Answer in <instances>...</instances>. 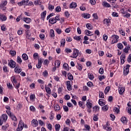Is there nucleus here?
<instances>
[{
	"mask_svg": "<svg viewBox=\"0 0 131 131\" xmlns=\"http://www.w3.org/2000/svg\"><path fill=\"white\" fill-rule=\"evenodd\" d=\"M112 38L113 40L112 41V45H113V43H116L118 41V39L119 38V36L116 35H113L112 36Z\"/></svg>",
	"mask_w": 131,
	"mask_h": 131,
	"instance_id": "1",
	"label": "nucleus"
},
{
	"mask_svg": "<svg viewBox=\"0 0 131 131\" xmlns=\"http://www.w3.org/2000/svg\"><path fill=\"white\" fill-rule=\"evenodd\" d=\"M130 66L129 64H127L125 67L124 68V75H127L129 72V67Z\"/></svg>",
	"mask_w": 131,
	"mask_h": 131,
	"instance_id": "2",
	"label": "nucleus"
},
{
	"mask_svg": "<svg viewBox=\"0 0 131 131\" xmlns=\"http://www.w3.org/2000/svg\"><path fill=\"white\" fill-rule=\"evenodd\" d=\"M8 65H9L11 68H15V67H16V62L13 60H11L9 62Z\"/></svg>",
	"mask_w": 131,
	"mask_h": 131,
	"instance_id": "3",
	"label": "nucleus"
},
{
	"mask_svg": "<svg viewBox=\"0 0 131 131\" xmlns=\"http://www.w3.org/2000/svg\"><path fill=\"white\" fill-rule=\"evenodd\" d=\"M78 54H79V51L76 49L74 50L73 53V57L72 58H76L78 56Z\"/></svg>",
	"mask_w": 131,
	"mask_h": 131,
	"instance_id": "4",
	"label": "nucleus"
},
{
	"mask_svg": "<svg viewBox=\"0 0 131 131\" xmlns=\"http://www.w3.org/2000/svg\"><path fill=\"white\" fill-rule=\"evenodd\" d=\"M32 124L34 127H36L38 125V121L37 120L33 119L32 121Z\"/></svg>",
	"mask_w": 131,
	"mask_h": 131,
	"instance_id": "5",
	"label": "nucleus"
},
{
	"mask_svg": "<svg viewBox=\"0 0 131 131\" xmlns=\"http://www.w3.org/2000/svg\"><path fill=\"white\" fill-rule=\"evenodd\" d=\"M67 86L68 91H72V86H71V84H70V81L67 82Z\"/></svg>",
	"mask_w": 131,
	"mask_h": 131,
	"instance_id": "6",
	"label": "nucleus"
},
{
	"mask_svg": "<svg viewBox=\"0 0 131 131\" xmlns=\"http://www.w3.org/2000/svg\"><path fill=\"white\" fill-rule=\"evenodd\" d=\"M105 104H106V102H105V100L103 99H100L99 100V104L100 106H104L105 105Z\"/></svg>",
	"mask_w": 131,
	"mask_h": 131,
	"instance_id": "7",
	"label": "nucleus"
},
{
	"mask_svg": "<svg viewBox=\"0 0 131 131\" xmlns=\"http://www.w3.org/2000/svg\"><path fill=\"white\" fill-rule=\"evenodd\" d=\"M118 90H119V93L120 95H122V94L124 93V91L125 90L124 87H120V86H119Z\"/></svg>",
	"mask_w": 131,
	"mask_h": 131,
	"instance_id": "8",
	"label": "nucleus"
},
{
	"mask_svg": "<svg viewBox=\"0 0 131 131\" xmlns=\"http://www.w3.org/2000/svg\"><path fill=\"white\" fill-rule=\"evenodd\" d=\"M77 7V4L75 2H72L70 5V9H75Z\"/></svg>",
	"mask_w": 131,
	"mask_h": 131,
	"instance_id": "9",
	"label": "nucleus"
},
{
	"mask_svg": "<svg viewBox=\"0 0 131 131\" xmlns=\"http://www.w3.org/2000/svg\"><path fill=\"white\" fill-rule=\"evenodd\" d=\"M21 71H22V69H20L18 67H15V68L14 69V72H15V73H17L18 74H19V73L21 72Z\"/></svg>",
	"mask_w": 131,
	"mask_h": 131,
	"instance_id": "10",
	"label": "nucleus"
},
{
	"mask_svg": "<svg viewBox=\"0 0 131 131\" xmlns=\"http://www.w3.org/2000/svg\"><path fill=\"white\" fill-rule=\"evenodd\" d=\"M82 16L85 19H89V18H91V14L88 13H83L82 14Z\"/></svg>",
	"mask_w": 131,
	"mask_h": 131,
	"instance_id": "11",
	"label": "nucleus"
},
{
	"mask_svg": "<svg viewBox=\"0 0 131 131\" xmlns=\"http://www.w3.org/2000/svg\"><path fill=\"white\" fill-rule=\"evenodd\" d=\"M125 59V55L122 54L121 56V64H124V60Z\"/></svg>",
	"mask_w": 131,
	"mask_h": 131,
	"instance_id": "12",
	"label": "nucleus"
},
{
	"mask_svg": "<svg viewBox=\"0 0 131 131\" xmlns=\"http://www.w3.org/2000/svg\"><path fill=\"white\" fill-rule=\"evenodd\" d=\"M7 4L8 2L7 1L2 2V3L0 5V9H3Z\"/></svg>",
	"mask_w": 131,
	"mask_h": 131,
	"instance_id": "13",
	"label": "nucleus"
},
{
	"mask_svg": "<svg viewBox=\"0 0 131 131\" xmlns=\"http://www.w3.org/2000/svg\"><path fill=\"white\" fill-rule=\"evenodd\" d=\"M0 19L2 20V21H6V20H7V16L0 13Z\"/></svg>",
	"mask_w": 131,
	"mask_h": 131,
	"instance_id": "14",
	"label": "nucleus"
},
{
	"mask_svg": "<svg viewBox=\"0 0 131 131\" xmlns=\"http://www.w3.org/2000/svg\"><path fill=\"white\" fill-rule=\"evenodd\" d=\"M24 126V124H18V127L16 129L17 131H20L23 129V127Z\"/></svg>",
	"mask_w": 131,
	"mask_h": 131,
	"instance_id": "15",
	"label": "nucleus"
},
{
	"mask_svg": "<svg viewBox=\"0 0 131 131\" xmlns=\"http://www.w3.org/2000/svg\"><path fill=\"white\" fill-rule=\"evenodd\" d=\"M63 67L64 70H67V71H69V66L67 63H64L63 65Z\"/></svg>",
	"mask_w": 131,
	"mask_h": 131,
	"instance_id": "16",
	"label": "nucleus"
},
{
	"mask_svg": "<svg viewBox=\"0 0 131 131\" xmlns=\"http://www.w3.org/2000/svg\"><path fill=\"white\" fill-rule=\"evenodd\" d=\"M46 15H47L46 11H45L44 12H42V13H41V19H42V20H43V21L45 20V18H46Z\"/></svg>",
	"mask_w": 131,
	"mask_h": 131,
	"instance_id": "17",
	"label": "nucleus"
},
{
	"mask_svg": "<svg viewBox=\"0 0 131 131\" xmlns=\"http://www.w3.org/2000/svg\"><path fill=\"white\" fill-rule=\"evenodd\" d=\"M49 22L51 24H56V23H57V21H56L54 18H50L49 19Z\"/></svg>",
	"mask_w": 131,
	"mask_h": 131,
	"instance_id": "18",
	"label": "nucleus"
},
{
	"mask_svg": "<svg viewBox=\"0 0 131 131\" xmlns=\"http://www.w3.org/2000/svg\"><path fill=\"white\" fill-rule=\"evenodd\" d=\"M85 33L86 35H89V36H92L94 35V34H91V33H92V32H91L90 31H89L88 30H85Z\"/></svg>",
	"mask_w": 131,
	"mask_h": 131,
	"instance_id": "19",
	"label": "nucleus"
},
{
	"mask_svg": "<svg viewBox=\"0 0 131 131\" xmlns=\"http://www.w3.org/2000/svg\"><path fill=\"white\" fill-rule=\"evenodd\" d=\"M24 21L26 22V23L29 24L31 22L32 20L30 18L26 17L24 18Z\"/></svg>",
	"mask_w": 131,
	"mask_h": 131,
	"instance_id": "20",
	"label": "nucleus"
},
{
	"mask_svg": "<svg viewBox=\"0 0 131 131\" xmlns=\"http://www.w3.org/2000/svg\"><path fill=\"white\" fill-rule=\"evenodd\" d=\"M99 110H100V107H99V106H95L93 107V112H95V113L98 112Z\"/></svg>",
	"mask_w": 131,
	"mask_h": 131,
	"instance_id": "21",
	"label": "nucleus"
},
{
	"mask_svg": "<svg viewBox=\"0 0 131 131\" xmlns=\"http://www.w3.org/2000/svg\"><path fill=\"white\" fill-rule=\"evenodd\" d=\"M102 6L105 7V8H111V6L110 5V4L106 2H103L102 3Z\"/></svg>",
	"mask_w": 131,
	"mask_h": 131,
	"instance_id": "22",
	"label": "nucleus"
},
{
	"mask_svg": "<svg viewBox=\"0 0 131 131\" xmlns=\"http://www.w3.org/2000/svg\"><path fill=\"white\" fill-rule=\"evenodd\" d=\"M121 121L123 123H127V120L126 119V118L125 117H122L121 118Z\"/></svg>",
	"mask_w": 131,
	"mask_h": 131,
	"instance_id": "23",
	"label": "nucleus"
},
{
	"mask_svg": "<svg viewBox=\"0 0 131 131\" xmlns=\"http://www.w3.org/2000/svg\"><path fill=\"white\" fill-rule=\"evenodd\" d=\"M22 58L25 61L28 60V56H27V54L25 53H24L22 55Z\"/></svg>",
	"mask_w": 131,
	"mask_h": 131,
	"instance_id": "24",
	"label": "nucleus"
},
{
	"mask_svg": "<svg viewBox=\"0 0 131 131\" xmlns=\"http://www.w3.org/2000/svg\"><path fill=\"white\" fill-rule=\"evenodd\" d=\"M50 35L51 37H55V32L54 31V30L53 29L50 30Z\"/></svg>",
	"mask_w": 131,
	"mask_h": 131,
	"instance_id": "25",
	"label": "nucleus"
},
{
	"mask_svg": "<svg viewBox=\"0 0 131 131\" xmlns=\"http://www.w3.org/2000/svg\"><path fill=\"white\" fill-rule=\"evenodd\" d=\"M11 81L13 83H17V80H16V77L15 76L11 77Z\"/></svg>",
	"mask_w": 131,
	"mask_h": 131,
	"instance_id": "26",
	"label": "nucleus"
},
{
	"mask_svg": "<svg viewBox=\"0 0 131 131\" xmlns=\"http://www.w3.org/2000/svg\"><path fill=\"white\" fill-rule=\"evenodd\" d=\"M130 49V47L127 46V47H126V48L123 50L124 53H126V54H127V53H128V51H129V49Z\"/></svg>",
	"mask_w": 131,
	"mask_h": 131,
	"instance_id": "27",
	"label": "nucleus"
},
{
	"mask_svg": "<svg viewBox=\"0 0 131 131\" xmlns=\"http://www.w3.org/2000/svg\"><path fill=\"white\" fill-rule=\"evenodd\" d=\"M45 89L47 93H48L49 95H51V89L49 87L45 86Z\"/></svg>",
	"mask_w": 131,
	"mask_h": 131,
	"instance_id": "28",
	"label": "nucleus"
},
{
	"mask_svg": "<svg viewBox=\"0 0 131 131\" xmlns=\"http://www.w3.org/2000/svg\"><path fill=\"white\" fill-rule=\"evenodd\" d=\"M114 112H116L117 114L120 112V111L119 110V108L117 107H114Z\"/></svg>",
	"mask_w": 131,
	"mask_h": 131,
	"instance_id": "29",
	"label": "nucleus"
},
{
	"mask_svg": "<svg viewBox=\"0 0 131 131\" xmlns=\"http://www.w3.org/2000/svg\"><path fill=\"white\" fill-rule=\"evenodd\" d=\"M68 77L70 80H73V76L71 73L68 74Z\"/></svg>",
	"mask_w": 131,
	"mask_h": 131,
	"instance_id": "30",
	"label": "nucleus"
},
{
	"mask_svg": "<svg viewBox=\"0 0 131 131\" xmlns=\"http://www.w3.org/2000/svg\"><path fill=\"white\" fill-rule=\"evenodd\" d=\"M118 48L119 49V50H122L123 49V45H122V43H118L117 45Z\"/></svg>",
	"mask_w": 131,
	"mask_h": 131,
	"instance_id": "31",
	"label": "nucleus"
},
{
	"mask_svg": "<svg viewBox=\"0 0 131 131\" xmlns=\"http://www.w3.org/2000/svg\"><path fill=\"white\" fill-rule=\"evenodd\" d=\"M2 118H3L4 121H6V120L8 119V116L7 115L3 114L2 116Z\"/></svg>",
	"mask_w": 131,
	"mask_h": 131,
	"instance_id": "32",
	"label": "nucleus"
},
{
	"mask_svg": "<svg viewBox=\"0 0 131 131\" xmlns=\"http://www.w3.org/2000/svg\"><path fill=\"white\" fill-rule=\"evenodd\" d=\"M55 111H59L60 110V106L58 104H56L54 106Z\"/></svg>",
	"mask_w": 131,
	"mask_h": 131,
	"instance_id": "33",
	"label": "nucleus"
},
{
	"mask_svg": "<svg viewBox=\"0 0 131 131\" xmlns=\"http://www.w3.org/2000/svg\"><path fill=\"white\" fill-rule=\"evenodd\" d=\"M88 29H89V30H91V29H93V26L91 24H87L86 25Z\"/></svg>",
	"mask_w": 131,
	"mask_h": 131,
	"instance_id": "34",
	"label": "nucleus"
},
{
	"mask_svg": "<svg viewBox=\"0 0 131 131\" xmlns=\"http://www.w3.org/2000/svg\"><path fill=\"white\" fill-rule=\"evenodd\" d=\"M60 127H61V126L59 124H56L55 125V129L56 131L60 130Z\"/></svg>",
	"mask_w": 131,
	"mask_h": 131,
	"instance_id": "35",
	"label": "nucleus"
},
{
	"mask_svg": "<svg viewBox=\"0 0 131 131\" xmlns=\"http://www.w3.org/2000/svg\"><path fill=\"white\" fill-rule=\"evenodd\" d=\"M55 65H57V68H58V67H60V65L61 64V61H60L59 60H56L55 61Z\"/></svg>",
	"mask_w": 131,
	"mask_h": 131,
	"instance_id": "36",
	"label": "nucleus"
},
{
	"mask_svg": "<svg viewBox=\"0 0 131 131\" xmlns=\"http://www.w3.org/2000/svg\"><path fill=\"white\" fill-rule=\"evenodd\" d=\"M109 91H110V86L106 87L104 90L105 94L107 95V93H109Z\"/></svg>",
	"mask_w": 131,
	"mask_h": 131,
	"instance_id": "37",
	"label": "nucleus"
},
{
	"mask_svg": "<svg viewBox=\"0 0 131 131\" xmlns=\"http://www.w3.org/2000/svg\"><path fill=\"white\" fill-rule=\"evenodd\" d=\"M54 9H55V6H54L52 5L49 4V10L50 11H53V10H54Z\"/></svg>",
	"mask_w": 131,
	"mask_h": 131,
	"instance_id": "38",
	"label": "nucleus"
},
{
	"mask_svg": "<svg viewBox=\"0 0 131 131\" xmlns=\"http://www.w3.org/2000/svg\"><path fill=\"white\" fill-rule=\"evenodd\" d=\"M108 109H109V106H108V105H105L102 107L103 111H107Z\"/></svg>",
	"mask_w": 131,
	"mask_h": 131,
	"instance_id": "39",
	"label": "nucleus"
},
{
	"mask_svg": "<svg viewBox=\"0 0 131 131\" xmlns=\"http://www.w3.org/2000/svg\"><path fill=\"white\" fill-rule=\"evenodd\" d=\"M110 19H107V18H105V19H104V20H103V23L104 24H106V23L107 24H109V23H110Z\"/></svg>",
	"mask_w": 131,
	"mask_h": 131,
	"instance_id": "40",
	"label": "nucleus"
},
{
	"mask_svg": "<svg viewBox=\"0 0 131 131\" xmlns=\"http://www.w3.org/2000/svg\"><path fill=\"white\" fill-rule=\"evenodd\" d=\"M86 106L88 108L92 109V103H91V102H87Z\"/></svg>",
	"mask_w": 131,
	"mask_h": 131,
	"instance_id": "41",
	"label": "nucleus"
},
{
	"mask_svg": "<svg viewBox=\"0 0 131 131\" xmlns=\"http://www.w3.org/2000/svg\"><path fill=\"white\" fill-rule=\"evenodd\" d=\"M17 63H19V64H21V63H22V59H21L20 56L17 57Z\"/></svg>",
	"mask_w": 131,
	"mask_h": 131,
	"instance_id": "42",
	"label": "nucleus"
},
{
	"mask_svg": "<svg viewBox=\"0 0 131 131\" xmlns=\"http://www.w3.org/2000/svg\"><path fill=\"white\" fill-rule=\"evenodd\" d=\"M56 31L57 33H58V34H61V33H62V30H61V29L56 28Z\"/></svg>",
	"mask_w": 131,
	"mask_h": 131,
	"instance_id": "43",
	"label": "nucleus"
},
{
	"mask_svg": "<svg viewBox=\"0 0 131 131\" xmlns=\"http://www.w3.org/2000/svg\"><path fill=\"white\" fill-rule=\"evenodd\" d=\"M29 0H23V3L25 6H28Z\"/></svg>",
	"mask_w": 131,
	"mask_h": 131,
	"instance_id": "44",
	"label": "nucleus"
},
{
	"mask_svg": "<svg viewBox=\"0 0 131 131\" xmlns=\"http://www.w3.org/2000/svg\"><path fill=\"white\" fill-rule=\"evenodd\" d=\"M10 117L12 119V120H14V121H17V118L16 117V116H14V115L12 114Z\"/></svg>",
	"mask_w": 131,
	"mask_h": 131,
	"instance_id": "45",
	"label": "nucleus"
},
{
	"mask_svg": "<svg viewBox=\"0 0 131 131\" xmlns=\"http://www.w3.org/2000/svg\"><path fill=\"white\" fill-rule=\"evenodd\" d=\"M8 127H9V125L6 124V125H3V126H2V129H3V130H6L7 129V128H8Z\"/></svg>",
	"mask_w": 131,
	"mask_h": 131,
	"instance_id": "46",
	"label": "nucleus"
},
{
	"mask_svg": "<svg viewBox=\"0 0 131 131\" xmlns=\"http://www.w3.org/2000/svg\"><path fill=\"white\" fill-rule=\"evenodd\" d=\"M98 78L100 81H102L103 79H105V76H99Z\"/></svg>",
	"mask_w": 131,
	"mask_h": 131,
	"instance_id": "47",
	"label": "nucleus"
},
{
	"mask_svg": "<svg viewBox=\"0 0 131 131\" xmlns=\"http://www.w3.org/2000/svg\"><path fill=\"white\" fill-rule=\"evenodd\" d=\"M55 11L57 12H61V7L57 6L55 9Z\"/></svg>",
	"mask_w": 131,
	"mask_h": 131,
	"instance_id": "48",
	"label": "nucleus"
},
{
	"mask_svg": "<svg viewBox=\"0 0 131 131\" xmlns=\"http://www.w3.org/2000/svg\"><path fill=\"white\" fill-rule=\"evenodd\" d=\"M63 109L66 112H68V111H69V108H68V106L66 105H63Z\"/></svg>",
	"mask_w": 131,
	"mask_h": 131,
	"instance_id": "49",
	"label": "nucleus"
},
{
	"mask_svg": "<svg viewBox=\"0 0 131 131\" xmlns=\"http://www.w3.org/2000/svg\"><path fill=\"white\" fill-rule=\"evenodd\" d=\"M66 42V40H65V39H62L61 41V45L64 47L65 46Z\"/></svg>",
	"mask_w": 131,
	"mask_h": 131,
	"instance_id": "50",
	"label": "nucleus"
},
{
	"mask_svg": "<svg viewBox=\"0 0 131 131\" xmlns=\"http://www.w3.org/2000/svg\"><path fill=\"white\" fill-rule=\"evenodd\" d=\"M88 76L90 79H91V80H93L94 79V75H93V74H89Z\"/></svg>",
	"mask_w": 131,
	"mask_h": 131,
	"instance_id": "51",
	"label": "nucleus"
},
{
	"mask_svg": "<svg viewBox=\"0 0 131 131\" xmlns=\"http://www.w3.org/2000/svg\"><path fill=\"white\" fill-rule=\"evenodd\" d=\"M98 119H99V118H98V116L97 115H94L93 117V120L94 121H98Z\"/></svg>",
	"mask_w": 131,
	"mask_h": 131,
	"instance_id": "52",
	"label": "nucleus"
},
{
	"mask_svg": "<svg viewBox=\"0 0 131 131\" xmlns=\"http://www.w3.org/2000/svg\"><path fill=\"white\" fill-rule=\"evenodd\" d=\"M126 13H127V9H126V8H123L122 10V14H126Z\"/></svg>",
	"mask_w": 131,
	"mask_h": 131,
	"instance_id": "53",
	"label": "nucleus"
},
{
	"mask_svg": "<svg viewBox=\"0 0 131 131\" xmlns=\"http://www.w3.org/2000/svg\"><path fill=\"white\" fill-rule=\"evenodd\" d=\"M30 110L31 111H32L33 112H34V111H35V107H34V106H31L30 107Z\"/></svg>",
	"mask_w": 131,
	"mask_h": 131,
	"instance_id": "54",
	"label": "nucleus"
},
{
	"mask_svg": "<svg viewBox=\"0 0 131 131\" xmlns=\"http://www.w3.org/2000/svg\"><path fill=\"white\" fill-rule=\"evenodd\" d=\"M99 72L100 74H103L104 73V69H103V68H101L99 69Z\"/></svg>",
	"mask_w": 131,
	"mask_h": 131,
	"instance_id": "55",
	"label": "nucleus"
},
{
	"mask_svg": "<svg viewBox=\"0 0 131 131\" xmlns=\"http://www.w3.org/2000/svg\"><path fill=\"white\" fill-rule=\"evenodd\" d=\"M1 30L3 31H6L7 30V29H6V26H5V25H3L1 26Z\"/></svg>",
	"mask_w": 131,
	"mask_h": 131,
	"instance_id": "56",
	"label": "nucleus"
},
{
	"mask_svg": "<svg viewBox=\"0 0 131 131\" xmlns=\"http://www.w3.org/2000/svg\"><path fill=\"white\" fill-rule=\"evenodd\" d=\"M26 37L28 39H29V30H27L26 32Z\"/></svg>",
	"mask_w": 131,
	"mask_h": 131,
	"instance_id": "57",
	"label": "nucleus"
},
{
	"mask_svg": "<svg viewBox=\"0 0 131 131\" xmlns=\"http://www.w3.org/2000/svg\"><path fill=\"white\" fill-rule=\"evenodd\" d=\"M93 16L94 17V19H96V20H98V14L97 13H94L93 14Z\"/></svg>",
	"mask_w": 131,
	"mask_h": 131,
	"instance_id": "58",
	"label": "nucleus"
},
{
	"mask_svg": "<svg viewBox=\"0 0 131 131\" xmlns=\"http://www.w3.org/2000/svg\"><path fill=\"white\" fill-rule=\"evenodd\" d=\"M7 86L8 89H10V90L13 89V85H11L10 83H7Z\"/></svg>",
	"mask_w": 131,
	"mask_h": 131,
	"instance_id": "59",
	"label": "nucleus"
},
{
	"mask_svg": "<svg viewBox=\"0 0 131 131\" xmlns=\"http://www.w3.org/2000/svg\"><path fill=\"white\" fill-rule=\"evenodd\" d=\"M99 98H104V93L103 92H99Z\"/></svg>",
	"mask_w": 131,
	"mask_h": 131,
	"instance_id": "60",
	"label": "nucleus"
},
{
	"mask_svg": "<svg viewBox=\"0 0 131 131\" xmlns=\"http://www.w3.org/2000/svg\"><path fill=\"white\" fill-rule=\"evenodd\" d=\"M38 57V53H35L33 54L34 59H37Z\"/></svg>",
	"mask_w": 131,
	"mask_h": 131,
	"instance_id": "61",
	"label": "nucleus"
},
{
	"mask_svg": "<svg viewBox=\"0 0 131 131\" xmlns=\"http://www.w3.org/2000/svg\"><path fill=\"white\" fill-rule=\"evenodd\" d=\"M74 38L76 40H80V39H81V38H80V36H74Z\"/></svg>",
	"mask_w": 131,
	"mask_h": 131,
	"instance_id": "62",
	"label": "nucleus"
},
{
	"mask_svg": "<svg viewBox=\"0 0 131 131\" xmlns=\"http://www.w3.org/2000/svg\"><path fill=\"white\" fill-rule=\"evenodd\" d=\"M10 53L11 55V56H15V55H16V52L15 51H10Z\"/></svg>",
	"mask_w": 131,
	"mask_h": 131,
	"instance_id": "63",
	"label": "nucleus"
},
{
	"mask_svg": "<svg viewBox=\"0 0 131 131\" xmlns=\"http://www.w3.org/2000/svg\"><path fill=\"white\" fill-rule=\"evenodd\" d=\"M127 109L128 113H129V114L131 115V107H128V108L127 107Z\"/></svg>",
	"mask_w": 131,
	"mask_h": 131,
	"instance_id": "64",
	"label": "nucleus"
}]
</instances>
